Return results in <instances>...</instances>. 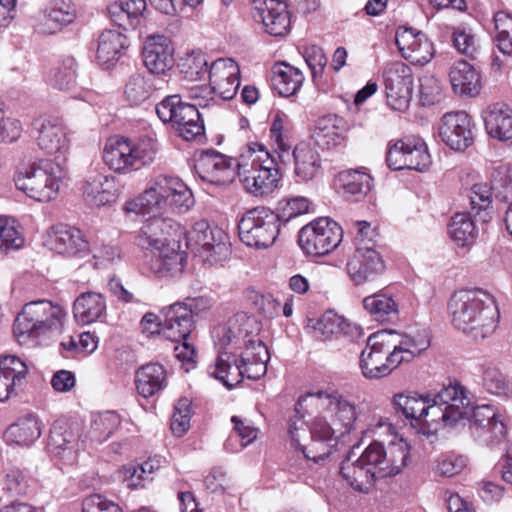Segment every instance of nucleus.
Wrapping results in <instances>:
<instances>
[{"mask_svg": "<svg viewBox=\"0 0 512 512\" xmlns=\"http://www.w3.org/2000/svg\"><path fill=\"white\" fill-rule=\"evenodd\" d=\"M296 421L289 424L292 445L308 460H325L338 440L356 425V403L337 389L308 392L295 405Z\"/></svg>", "mask_w": 512, "mask_h": 512, "instance_id": "nucleus-1", "label": "nucleus"}, {"mask_svg": "<svg viewBox=\"0 0 512 512\" xmlns=\"http://www.w3.org/2000/svg\"><path fill=\"white\" fill-rule=\"evenodd\" d=\"M358 448L353 446L342 460L340 475L351 488L363 493H368L377 480L400 473L409 458V445L404 439L391 441L388 446L374 441L359 455Z\"/></svg>", "mask_w": 512, "mask_h": 512, "instance_id": "nucleus-2", "label": "nucleus"}, {"mask_svg": "<svg viewBox=\"0 0 512 512\" xmlns=\"http://www.w3.org/2000/svg\"><path fill=\"white\" fill-rule=\"evenodd\" d=\"M448 309L454 327L471 334L475 339H483L493 333L500 317L493 296L482 290L454 293Z\"/></svg>", "mask_w": 512, "mask_h": 512, "instance_id": "nucleus-3", "label": "nucleus"}, {"mask_svg": "<svg viewBox=\"0 0 512 512\" xmlns=\"http://www.w3.org/2000/svg\"><path fill=\"white\" fill-rule=\"evenodd\" d=\"M269 351L261 339L250 338L241 353L239 362L228 353H220L214 367L208 373L231 389L242 382L244 377L257 380L267 372Z\"/></svg>", "mask_w": 512, "mask_h": 512, "instance_id": "nucleus-4", "label": "nucleus"}, {"mask_svg": "<svg viewBox=\"0 0 512 512\" xmlns=\"http://www.w3.org/2000/svg\"><path fill=\"white\" fill-rule=\"evenodd\" d=\"M247 153L237 162L238 176L243 187L256 197L270 195L280 182L276 159L260 143L250 144Z\"/></svg>", "mask_w": 512, "mask_h": 512, "instance_id": "nucleus-5", "label": "nucleus"}, {"mask_svg": "<svg viewBox=\"0 0 512 512\" xmlns=\"http://www.w3.org/2000/svg\"><path fill=\"white\" fill-rule=\"evenodd\" d=\"M157 141L149 136L138 139L115 136L107 140L103 150L105 164L116 173L138 171L154 162Z\"/></svg>", "mask_w": 512, "mask_h": 512, "instance_id": "nucleus-6", "label": "nucleus"}, {"mask_svg": "<svg viewBox=\"0 0 512 512\" xmlns=\"http://www.w3.org/2000/svg\"><path fill=\"white\" fill-rule=\"evenodd\" d=\"M62 317L59 305H53L49 300L31 301L24 305L14 321V336L19 344L27 345L48 332H61Z\"/></svg>", "mask_w": 512, "mask_h": 512, "instance_id": "nucleus-7", "label": "nucleus"}, {"mask_svg": "<svg viewBox=\"0 0 512 512\" xmlns=\"http://www.w3.org/2000/svg\"><path fill=\"white\" fill-rule=\"evenodd\" d=\"M60 158L61 155L54 160L33 162L23 171H19L15 178L17 189L39 202L55 199L64 178Z\"/></svg>", "mask_w": 512, "mask_h": 512, "instance_id": "nucleus-8", "label": "nucleus"}, {"mask_svg": "<svg viewBox=\"0 0 512 512\" xmlns=\"http://www.w3.org/2000/svg\"><path fill=\"white\" fill-rule=\"evenodd\" d=\"M469 405L465 387L457 382L444 386L437 394L429 396L422 424L435 430L452 427L467 414Z\"/></svg>", "mask_w": 512, "mask_h": 512, "instance_id": "nucleus-9", "label": "nucleus"}, {"mask_svg": "<svg viewBox=\"0 0 512 512\" xmlns=\"http://www.w3.org/2000/svg\"><path fill=\"white\" fill-rule=\"evenodd\" d=\"M277 213L259 206L248 210L238 223L239 237L248 247L266 249L274 244L280 232Z\"/></svg>", "mask_w": 512, "mask_h": 512, "instance_id": "nucleus-10", "label": "nucleus"}, {"mask_svg": "<svg viewBox=\"0 0 512 512\" xmlns=\"http://www.w3.org/2000/svg\"><path fill=\"white\" fill-rule=\"evenodd\" d=\"M342 228L330 218H318L302 227L298 243L303 252L311 256H323L341 243Z\"/></svg>", "mask_w": 512, "mask_h": 512, "instance_id": "nucleus-11", "label": "nucleus"}, {"mask_svg": "<svg viewBox=\"0 0 512 512\" xmlns=\"http://www.w3.org/2000/svg\"><path fill=\"white\" fill-rule=\"evenodd\" d=\"M388 105L396 111L408 109L413 92V73L410 66L402 61L386 64L383 71Z\"/></svg>", "mask_w": 512, "mask_h": 512, "instance_id": "nucleus-12", "label": "nucleus"}, {"mask_svg": "<svg viewBox=\"0 0 512 512\" xmlns=\"http://www.w3.org/2000/svg\"><path fill=\"white\" fill-rule=\"evenodd\" d=\"M224 233L220 229H211L208 221L199 220L186 233L187 247L205 261L213 264L220 261L229 251L222 241Z\"/></svg>", "mask_w": 512, "mask_h": 512, "instance_id": "nucleus-13", "label": "nucleus"}, {"mask_svg": "<svg viewBox=\"0 0 512 512\" xmlns=\"http://www.w3.org/2000/svg\"><path fill=\"white\" fill-rule=\"evenodd\" d=\"M197 299H186L185 302H177L161 312L159 322L160 332L170 341L179 342L188 339L192 332L193 317L197 314Z\"/></svg>", "mask_w": 512, "mask_h": 512, "instance_id": "nucleus-14", "label": "nucleus"}, {"mask_svg": "<svg viewBox=\"0 0 512 512\" xmlns=\"http://www.w3.org/2000/svg\"><path fill=\"white\" fill-rule=\"evenodd\" d=\"M469 429L472 437L486 446L500 444L507 434L501 415L492 405H480L473 409Z\"/></svg>", "mask_w": 512, "mask_h": 512, "instance_id": "nucleus-15", "label": "nucleus"}, {"mask_svg": "<svg viewBox=\"0 0 512 512\" xmlns=\"http://www.w3.org/2000/svg\"><path fill=\"white\" fill-rule=\"evenodd\" d=\"M441 141L454 151H464L474 143L475 125L464 111L448 112L440 120Z\"/></svg>", "mask_w": 512, "mask_h": 512, "instance_id": "nucleus-16", "label": "nucleus"}, {"mask_svg": "<svg viewBox=\"0 0 512 512\" xmlns=\"http://www.w3.org/2000/svg\"><path fill=\"white\" fill-rule=\"evenodd\" d=\"M388 338V330L378 331L368 337L359 359L361 373L366 379L388 376L387 354L391 346Z\"/></svg>", "mask_w": 512, "mask_h": 512, "instance_id": "nucleus-17", "label": "nucleus"}, {"mask_svg": "<svg viewBox=\"0 0 512 512\" xmlns=\"http://www.w3.org/2000/svg\"><path fill=\"white\" fill-rule=\"evenodd\" d=\"M194 167L202 181L213 185H225L234 180L237 163L217 151L207 150L199 155Z\"/></svg>", "mask_w": 512, "mask_h": 512, "instance_id": "nucleus-18", "label": "nucleus"}, {"mask_svg": "<svg viewBox=\"0 0 512 512\" xmlns=\"http://www.w3.org/2000/svg\"><path fill=\"white\" fill-rule=\"evenodd\" d=\"M172 179L173 176L168 174L153 176L149 180L145 191L134 200L126 203V211L142 215L165 211V201L168 198V190Z\"/></svg>", "mask_w": 512, "mask_h": 512, "instance_id": "nucleus-19", "label": "nucleus"}, {"mask_svg": "<svg viewBox=\"0 0 512 512\" xmlns=\"http://www.w3.org/2000/svg\"><path fill=\"white\" fill-rule=\"evenodd\" d=\"M140 228L136 236V244L143 250H150L155 253L170 244L176 233L178 224L170 218L158 216L159 213H152Z\"/></svg>", "mask_w": 512, "mask_h": 512, "instance_id": "nucleus-20", "label": "nucleus"}, {"mask_svg": "<svg viewBox=\"0 0 512 512\" xmlns=\"http://www.w3.org/2000/svg\"><path fill=\"white\" fill-rule=\"evenodd\" d=\"M209 85L214 94L223 100H231L240 86V69L231 58H219L209 68Z\"/></svg>", "mask_w": 512, "mask_h": 512, "instance_id": "nucleus-21", "label": "nucleus"}, {"mask_svg": "<svg viewBox=\"0 0 512 512\" xmlns=\"http://www.w3.org/2000/svg\"><path fill=\"white\" fill-rule=\"evenodd\" d=\"M346 268L352 281L361 285L382 274L385 265L381 255L372 246H357Z\"/></svg>", "mask_w": 512, "mask_h": 512, "instance_id": "nucleus-22", "label": "nucleus"}, {"mask_svg": "<svg viewBox=\"0 0 512 512\" xmlns=\"http://www.w3.org/2000/svg\"><path fill=\"white\" fill-rule=\"evenodd\" d=\"M253 18L261 22L265 31L275 37L285 36L291 24L290 13L284 2L258 0L255 3Z\"/></svg>", "mask_w": 512, "mask_h": 512, "instance_id": "nucleus-23", "label": "nucleus"}, {"mask_svg": "<svg viewBox=\"0 0 512 512\" xmlns=\"http://www.w3.org/2000/svg\"><path fill=\"white\" fill-rule=\"evenodd\" d=\"M395 43L402 56L414 64H426L433 57V45L422 32L412 28L398 29Z\"/></svg>", "mask_w": 512, "mask_h": 512, "instance_id": "nucleus-24", "label": "nucleus"}, {"mask_svg": "<svg viewBox=\"0 0 512 512\" xmlns=\"http://www.w3.org/2000/svg\"><path fill=\"white\" fill-rule=\"evenodd\" d=\"M254 323V318L245 313L234 315L225 324L219 325L213 330L215 345L222 349L230 344L238 345L243 342L246 347L250 338L260 339L257 335H252L251 328Z\"/></svg>", "mask_w": 512, "mask_h": 512, "instance_id": "nucleus-25", "label": "nucleus"}, {"mask_svg": "<svg viewBox=\"0 0 512 512\" xmlns=\"http://www.w3.org/2000/svg\"><path fill=\"white\" fill-rule=\"evenodd\" d=\"M143 62L148 74H163L174 63L173 48L170 40L163 35H154L146 39L142 51Z\"/></svg>", "mask_w": 512, "mask_h": 512, "instance_id": "nucleus-26", "label": "nucleus"}, {"mask_svg": "<svg viewBox=\"0 0 512 512\" xmlns=\"http://www.w3.org/2000/svg\"><path fill=\"white\" fill-rule=\"evenodd\" d=\"M153 254L150 269L159 278L176 277L184 271L187 255L180 249L179 240H173Z\"/></svg>", "mask_w": 512, "mask_h": 512, "instance_id": "nucleus-27", "label": "nucleus"}, {"mask_svg": "<svg viewBox=\"0 0 512 512\" xmlns=\"http://www.w3.org/2000/svg\"><path fill=\"white\" fill-rule=\"evenodd\" d=\"M28 373L26 363L16 355L0 357V402L17 395Z\"/></svg>", "mask_w": 512, "mask_h": 512, "instance_id": "nucleus-28", "label": "nucleus"}, {"mask_svg": "<svg viewBox=\"0 0 512 512\" xmlns=\"http://www.w3.org/2000/svg\"><path fill=\"white\" fill-rule=\"evenodd\" d=\"M82 193L92 207L110 205L117 199L115 178L101 173L89 175L83 182Z\"/></svg>", "mask_w": 512, "mask_h": 512, "instance_id": "nucleus-29", "label": "nucleus"}, {"mask_svg": "<svg viewBox=\"0 0 512 512\" xmlns=\"http://www.w3.org/2000/svg\"><path fill=\"white\" fill-rule=\"evenodd\" d=\"M163 80L151 74L134 73L124 85V99L131 106H139L162 89Z\"/></svg>", "mask_w": 512, "mask_h": 512, "instance_id": "nucleus-30", "label": "nucleus"}, {"mask_svg": "<svg viewBox=\"0 0 512 512\" xmlns=\"http://www.w3.org/2000/svg\"><path fill=\"white\" fill-rule=\"evenodd\" d=\"M487 133L500 141L512 139V109L505 103L490 105L483 112Z\"/></svg>", "mask_w": 512, "mask_h": 512, "instance_id": "nucleus-31", "label": "nucleus"}, {"mask_svg": "<svg viewBox=\"0 0 512 512\" xmlns=\"http://www.w3.org/2000/svg\"><path fill=\"white\" fill-rule=\"evenodd\" d=\"M449 78L456 94L473 97L480 92V75L467 61L455 62L450 69Z\"/></svg>", "mask_w": 512, "mask_h": 512, "instance_id": "nucleus-32", "label": "nucleus"}, {"mask_svg": "<svg viewBox=\"0 0 512 512\" xmlns=\"http://www.w3.org/2000/svg\"><path fill=\"white\" fill-rule=\"evenodd\" d=\"M146 7V0H119L108 7V13L116 25L130 30L140 25Z\"/></svg>", "mask_w": 512, "mask_h": 512, "instance_id": "nucleus-33", "label": "nucleus"}, {"mask_svg": "<svg viewBox=\"0 0 512 512\" xmlns=\"http://www.w3.org/2000/svg\"><path fill=\"white\" fill-rule=\"evenodd\" d=\"M128 47L127 37L117 30H104L98 37L97 59L109 67L117 62Z\"/></svg>", "mask_w": 512, "mask_h": 512, "instance_id": "nucleus-34", "label": "nucleus"}, {"mask_svg": "<svg viewBox=\"0 0 512 512\" xmlns=\"http://www.w3.org/2000/svg\"><path fill=\"white\" fill-rule=\"evenodd\" d=\"M106 308V299L101 293L84 292L74 301L73 313L78 322L90 324L100 319Z\"/></svg>", "mask_w": 512, "mask_h": 512, "instance_id": "nucleus-35", "label": "nucleus"}, {"mask_svg": "<svg viewBox=\"0 0 512 512\" xmlns=\"http://www.w3.org/2000/svg\"><path fill=\"white\" fill-rule=\"evenodd\" d=\"M272 73L273 87L282 97L295 95L304 81L302 71L284 62L274 65Z\"/></svg>", "mask_w": 512, "mask_h": 512, "instance_id": "nucleus-36", "label": "nucleus"}, {"mask_svg": "<svg viewBox=\"0 0 512 512\" xmlns=\"http://www.w3.org/2000/svg\"><path fill=\"white\" fill-rule=\"evenodd\" d=\"M294 174L299 182L313 180L321 169L320 156L306 144H299L293 150Z\"/></svg>", "mask_w": 512, "mask_h": 512, "instance_id": "nucleus-37", "label": "nucleus"}, {"mask_svg": "<svg viewBox=\"0 0 512 512\" xmlns=\"http://www.w3.org/2000/svg\"><path fill=\"white\" fill-rule=\"evenodd\" d=\"M135 383L138 393L148 398L165 387L166 371L159 363L143 365L136 372Z\"/></svg>", "mask_w": 512, "mask_h": 512, "instance_id": "nucleus-38", "label": "nucleus"}, {"mask_svg": "<svg viewBox=\"0 0 512 512\" xmlns=\"http://www.w3.org/2000/svg\"><path fill=\"white\" fill-rule=\"evenodd\" d=\"M41 436L39 420L33 414L19 417L5 432L7 441L20 446H30Z\"/></svg>", "mask_w": 512, "mask_h": 512, "instance_id": "nucleus-39", "label": "nucleus"}, {"mask_svg": "<svg viewBox=\"0 0 512 512\" xmlns=\"http://www.w3.org/2000/svg\"><path fill=\"white\" fill-rule=\"evenodd\" d=\"M372 177L359 170H345L339 173L338 182L344 195L351 200L359 201L367 195L372 187Z\"/></svg>", "mask_w": 512, "mask_h": 512, "instance_id": "nucleus-40", "label": "nucleus"}, {"mask_svg": "<svg viewBox=\"0 0 512 512\" xmlns=\"http://www.w3.org/2000/svg\"><path fill=\"white\" fill-rule=\"evenodd\" d=\"M173 128L180 137L186 141H193L204 135V122L202 113L196 108V105H184V111L175 121Z\"/></svg>", "mask_w": 512, "mask_h": 512, "instance_id": "nucleus-41", "label": "nucleus"}, {"mask_svg": "<svg viewBox=\"0 0 512 512\" xmlns=\"http://www.w3.org/2000/svg\"><path fill=\"white\" fill-rule=\"evenodd\" d=\"M428 398L429 396L398 393L393 397V406L397 413L410 420L412 425H422Z\"/></svg>", "mask_w": 512, "mask_h": 512, "instance_id": "nucleus-42", "label": "nucleus"}, {"mask_svg": "<svg viewBox=\"0 0 512 512\" xmlns=\"http://www.w3.org/2000/svg\"><path fill=\"white\" fill-rule=\"evenodd\" d=\"M494 197V188H492V179L490 183H475L469 194L471 213L478 221L486 223L491 219V203Z\"/></svg>", "mask_w": 512, "mask_h": 512, "instance_id": "nucleus-43", "label": "nucleus"}, {"mask_svg": "<svg viewBox=\"0 0 512 512\" xmlns=\"http://www.w3.org/2000/svg\"><path fill=\"white\" fill-rule=\"evenodd\" d=\"M366 312L378 322H386L395 318L399 312L398 303L391 295L375 293L363 299Z\"/></svg>", "mask_w": 512, "mask_h": 512, "instance_id": "nucleus-44", "label": "nucleus"}, {"mask_svg": "<svg viewBox=\"0 0 512 512\" xmlns=\"http://www.w3.org/2000/svg\"><path fill=\"white\" fill-rule=\"evenodd\" d=\"M171 181L168 198L165 201V211L170 210L176 214H184L195 204L193 193L180 178L173 176Z\"/></svg>", "mask_w": 512, "mask_h": 512, "instance_id": "nucleus-45", "label": "nucleus"}, {"mask_svg": "<svg viewBox=\"0 0 512 512\" xmlns=\"http://www.w3.org/2000/svg\"><path fill=\"white\" fill-rule=\"evenodd\" d=\"M63 137L64 125L62 120L53 118L45 120L41 124L37 140L42 150L48 154H57L61 152Z\"/></svg>", "mask_w": 512, "mask_h": 512, "instance_id": "nucleus-46", "label": "nucleus"}, {"mask_svg": "<svg viewBox=\"0 0 512 512\" xmlns=\"http://www.w3.org/2000/svg\"><path fill=\"white\" fill-rule=\"evenodd\" d=\"M450 237L459 246H467L473 243L477 236L474 220L470 213L459 212L452 218L448 227Z\"/></svg>", "mask_w": 512, "mask_h": 512, "instance_id": "nucleus-47", "label": "nucleus"}, {"mask_svg": "<svg viewBox=\"0 0 512 512\" xmlns=\"http://www.w3.org/2000/svg\"><path fill=\"white\" fill-rule=\"evenodd\" d=\"M120 423L119 416L112 411L92 416L90 430L85 438L96 443H102L110 438Z\"/></svg>", "mask_w": 512, "mask_h": 512, "instance_id": "nucleus-48", "label": "nucleus"}, {"mask_svg": "<svg viewBox=\"0 0 512 512\" xmlns=\"http://www.w3.org/2000/svg\"><path fill=\"white\" fill-rule=\"evenodd\" d=\"M409 170L424 171L431 164L426 143L417 138H404Z\"/></svg>", "mask_w": 512, "mask_h": 512, "instance_id": "nucleus-49", "label": "nucleus"}, {"mask_svg": "<svg viewBox=\"0 0 512 512\" xmlns=\"http://www.w3.org/2000/svg\"><path fill=\"white\" fill-rule=\"evenodd\" d=\"M482 384L493 395L512 397V377H507L498 368L489 367L484 371Z\"/></svg>", "mask_w": 512, "mask_h": 512, "instance_id": "nucleus-50", "label": "nucleus"}, {"mask_svg": "<svg viewBox=\"0 0 512 512\" xmlns=\"http://www.w3.org/2000/svg\"><path fill=\"white\" fill-rule=\"evenodd\" d=\"M496 46L504 55H512V15L504 11L494 16Z\"/></svg>", "mask_w": 512, "mask_h": 512, "instance_id": "nucleus-51", "label": "nucleus"}, {"mask_svg": "<svg viewBox=\"0 0 512 512\" xmlns=\"http://www.w3.org/2000/svg\"><path fill=\"white\" fill-rule=\"evenodd\" d=\"M63 3V0H55L52 6L45 11L35 28L39 34L51 35L62 31L64 26Z\"/></svg>", "mask_w": 512, "mask_h": 512, "instance_id": "nucleus-52", "label": "nucleus"}, {"mask_svg": "<svg viewBox=\"0 0 512 512\" xmlns=\"http://www.w3.org/2000/svg\"><path fill=\"white\" fill-rule=\"evenodd\" d=\"M19 225L14 218L0 216V249L9 251L10 249H19L24 238L19 231Z\"/></svg>", "mask_w": 512, "mask_h": 512, "instance_id": "nucleus-53", "label": "nucleus"}, {"mask_svg": "<svg viewBox=\"0 0 512 512\" xmlns=\"http://www.w3.org/2000/svg\"><path fill=\"white\" fill-rule=\"evenodd\" d=\"M288 124V116L283 112H277L270 127V137L277 146L278 158L281 161L291 148L288 141Z\"/></svg>", "mask_w": 512, "mask_h": 512, "instance_id": "nucleus-54", "label": "nucleus"}, {"mask_svg": "<svg viewBox=\"0 0 512 512\" xmlns=\"http://www.w3.org/2000/svg\"><path fill=\"white\" fill-rule=\"evenodd\" d=\"M346 326L348 324L341 316L327 312L317 321L314 331L317 338L325 341L337 337L345 330Z\"/></svg>", "mask_w": 512, "mask_h": 512, "instance_id": "nucleus-55", "label": "nucleus"}, {"mask_svg": "<svg viewBox=\"0 0 512 512\" xmlns=\"http://www.w3.org/2000/svg\"><path fill=\"white\" fill-rule=\"evenodd\" d=\"M180 71L184 78L190 81L201 80L206 74L209 75L208 60L203 53H192L180 63Z\"/></svg>", "mask_w": 512, "mask_h": 512, "instance_id": "nucleus-56", "label": "nucleus"}, {"mask_svg": "<svg viewBox=\"0 0 512 512\" xmlns=\"http://www.w3.org/2000/svg\"><path fill=\"white\" fill-rule=\"evenodd\" d=\"M184 105L188 103L183 102L182 97L178 94L168 95L160 101L156 107V113L163 123H170L172 127L175 121L181 116L184 111Z\"/></svg>", "mask_w": 512, "mask_h": 512, "instance_id": "nucleus-57", "label": "nucleus"}, {"mask_svg": "<svg viewBox=\"0 0 512 512\" xmlns=\"http://www.w3.org/2000/svg\"><path fill=\"white\" fill-rule=\"evenodd\" d=\"M66 236V258L82 259L90 254L89 241L80 229L70 227Z\"/></svg>", "mask_w": 512, "mask_h": 512, "instance_id": "nucleus-58", "label": "nucleus"}, {"mask_svg": "<svg viewBox=\"0 0 512 512\" xmlns=\"http://www.w3.org/2000/svg\"><path fill=\"white\" fill-rule=\"evenodd\" d=\"M494 198L505 203H512V168L500 167L492 175Z\"/></svg>", "mask_w": 512, "mask_h": 512, "instance_id": "nucleus-59", "label": "nucleus"}, {"mask_svg": "<svg viewBox=\"0 0 512 512\" xmlns=\"http://www.w3.org/2000/svg\"><path fill=\"white\" fill-rule=\"evenodd\" d=\"M452 42L459 53L472 59L476 57L479 44L470 29L465 27H453Z\"/></svg>", "mask_w": 512, "mask_h": 512, "instance_id": "nucleus-60", "label": "nucleus"}, {"mask_svg": "<svg viewBox=\"0 0 512 512\" xmlns=\"http://www.w3.org/2000/svg\"><path fill=\"white\" fill-rule=\"evenodd\" d=\"M191 401L188 398H181L174 407L171 418V430L174 435L181 437L190 427Z\"/></svg>", "mask_w": 512, "mask_h": 512, "instance_id": "nucleus-61", "label": "nucleus"}, {"mask_svg": "<svg viewBox=\"0 0 512 512\" xmlns=\"http://www.w3.org/2000/svg\"><path fill=\"white\" fill-rule=\"evenodd\" d=\"M396 341L402 347L401 349L407 354H410L412 359L426 351L431 344L430 337L426 331L419 332L415 335L400 334L397 332Z\"/></svg>", "mask_w": 512, "mask_h": 512, "instance_id": "nucleus-62", "label": "nucleus"}, {"mask_svg": "<svg viewBox=\"0 0 512 512\" xmlns=\"http://www.w3.org/2000/svg\"><path fill=\"white\" fill-rule=\"evenodd\" d=\"M310 200L303 196H295L287 198L279 203V219L281 221H289L300 215L306 214L310 209Z\"/></svg>", "mask_w": 512, "mask_h": 512, "instance_id": "nucleus-63", "label": "nucleus"}, {"mask_svg": "<svg viewBox=\"0 0 512 512\" xmlns=\"http://www.w3.org/2000/svg\"><path fill=\"white\" fill-rule=\"evenodd\" d=\"M27 487V478L18 467L10 466L4 470L3 489L10 495H23Z\"/></svg>", "mask_w": 512, "mask_h": 512, "instance_id": "nucleus-64", "label": "nucleus"}]
</instances>
